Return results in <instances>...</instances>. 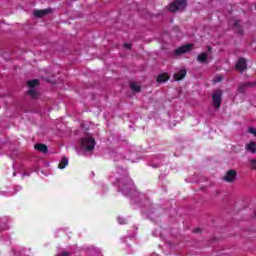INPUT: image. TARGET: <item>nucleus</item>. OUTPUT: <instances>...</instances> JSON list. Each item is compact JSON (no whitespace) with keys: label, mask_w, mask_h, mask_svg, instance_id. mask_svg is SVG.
I'll return each instance as SVG.
<instances>
[{"label":"nucleus","mask_w":256,"mask_h":256,"mask_svg":"<svg viewBox=\"0 0 256 256\" xmlns=\"http://www.w3.org/2000/svg\"><path fill=\"white\" fill-rule=\"evenodd\" d=\"M192 47H193V45H191V44L181 46L175 50V55H183V53H189V51H191Z\"/></svg>","instance_id":"nucleus-7"},{"label":"nucleus","mask_w":256,"mask_h":256,"mask_svg":"<svg viewBox=\"0 0 256 256\" xmlns=\"http://www.w3.org/2000/svg\"><path fill=\"white\" fill-rule=\"evenodd\" d=\"M246 151H249V153H256V143L255 142H249L245 146Z\"/></svg>","instance_id":"nucleus-12"},{"label":"nucleus","mask_w":256,"mask_h":256,"mask_svg":"<svg viewBox=\"0 0 256 256\" xmlns=\"http://www.w3.org/2000/svg\"><path fill=\"white\" fill-rule=\"evenodd\" d=\"M124 47H125V49H131V44L130 43H126V44H124Z\"/></svg>","instance_id":"nucleus-21"},{"label":"nucleus","mask_w":256,"mask_h":256,"mask_svg":"<svg viewBox=\"0 0 256 256\" xmlns=\"http://www.w3.org/2000/svg\"><path fill=\"white\" fill-rule=\"evenodd\" d=\"M130 87L132 91H135V93H139V91H141V86L137 83H131Z\"/></svg>","instance_id":"nucleus-15"},{"label":"nucleus","mask_w":256,"mask_h":256,"mask_svg":"<svg viewBox=\"0 0 256 256\" xmlns=\"http://www.w3.org/2000/svg\"><path fill=\"white\" fill-rule=\"evenodd\" d=\"M237 179V171L229 170L226 175L224 176V181L227 183H233Z\"/></svg>","instance_id":"nucleus-6"},{"label":"nucleus","mask_w":256,"mask_h":256,"mask_svg":"<svg viewBox=\"0 0 256 256\" xmlns=\"http://www.w3.org/2000/svg\"><path fill=\"white\" fill-rule=\"evenodd\" d=\"M187 7V0H175L172 4L169 6V11L171 13H175V11H185V8Z\"/></svg>","instance_id":"nucleus-1"},{"label":"nucleus","mask_w":256,"mask_h":256,"mask_svg":"<svg viewBox=\"0 0 256 256\" xmlns=\"http://www.w3.org/2000/svg\"><path fill=\"white\" fill-rule=\"evenodd\" d=\"M248 133H251L252 135H255V137H256V130H255V128L250 127V128L248 129Z\"/></svg>","instance_id":"nucleus-18"},{"label":"nucleus","mask_w":256,"mask_h":256,"mask_svg":"<svg viewBox=\"0 0 256 256\" xmlns=\"http://www.w3.org/2000/svg\"><path fill=\"white\" fill-rule=\"evenodd\" d=\"M81 147L84 149V151H93V149H95V139L92 137L82 138Z\"/></svg>","instance_id":"nucleus-2"},{"label":"nucleus","mask_w":256,"mask_h":256,"mask_svg":"<svg viewBox=\"0 0 256 256\" xmlns=\"http://www.w3.org/2000/svg\"><path fill=\"white\" fill-rule=\"evenodd\" d=\"M122 191L125 193V189H122Z\"/></svg>","instance_id":"nucleus-22"},{"label":"nucleus","mask_w":256,"mask_h":256,"mask_svg":"<svg viewBox=\"0 0 256 256\" xmlns=\"http://www.w3.org/2000/svg\"><path fill=\"white\" fill-rule=\"evenodd\" d=\"M118 222L120 225H125L126 223L125 218H118Z\"/></svg>","instance_id":"nucleus-19"},{"label":"nucleus","mask_w":256,"mask_h":256,"mask_svg":"<svg viewBox=\"0 0 256 256\" xmlns=\"http://www.w3.org/2000/svg\"><path fill=\"white\" fill-rule=\"evenodd\" d=\"M165 81H169V75L168 74H160L157 77V82L158 83H165Z\"/></svg>","instance_id":"nucleus-13"},{"label":"nucleus","mask_w":256,"mask_h":256,"mask_svg":"<svg viewBox=\"0 0 256 256\" xmlns=\"http://www.w3.org/2000/svg\"><path fill=\"white\" fill-rule=\"evenodd\" d=\"M56 256H69V252H61L58 253Z\"/></svg>","instance_id":"nucleus-20"},{"label":"nucleus","mask_w":256,"mask_h":256,"mask_svg":"<svg viewBox=\"0 0 256 256\" xmlns=\"http://www.w3.org/2000/svg\"><path fill=\"white\" fill-rule=\"evenodd\" d=\"M236 69L240 71V73H243V71L247 69V61L244 58H240L236 63Z\"/></svg>","instance_id":"nucleus-8"},{"label":"nucleus","mask_w":256,"mask_h":256,"mask_svg":"<svg viewBox=\"0 0 256 256\" xmlns=\"http://www.w3.org/2000/svg\"><path fill=\"white\" fill-rule=\"evenodd\" d=\"M222 95H223V92L221 90H216L213 93L212 101L215 109H219V107H221V103H223Z\"/></svg>","instance_id":"nucleus-3"},{"label":"nucleus","mask_w":256,"mask_h":256,"mask_svg":"<svg viewBox=\"0 0 256 256\" xmlns=\"http://www.w3.org/2000/svg\"><path fill=\"white\" fill-rule=\"evenodd\" d=\"M37 85H39V80L37 79L28 81V87H30V89L28 90V95L32 96L33 99H37V96L39 95L37 93V90H35V87H37Z\"/></svg>","instance_id":"nucleus-4"},{"label":"nucleus","mask_w":256,"mask_h":256,"mask_svg":"<svg viewBox=\"0 0 256 256\" xmlns=\"http://www.w3.org/2000/svg\"><path fill=\"white\" fill-rule=\"evenodd\" d=\"M249 167H250V169L256 170V159L249 160Z\"/></svg>","instance_id":"nucleus-16"},{"label":"nucleus","mask_w":256,"mask_h":256,"mask_svg":"<svg viewBox=\"0 0 256 256\" xmlns=\"http://www.w3.org/2000/svg\"><path fill=\"white\" fill-rule=\"evenodd\" d=\"M34 149H36V151H39L40 153H47V151H49L47 145L45 144H35Z\"/></svg>","instance_id":"nucleus-11"},{"label":"nucleus","mask_w":256,"mask_h":256,"mask_svg":"<svg viewBox=\"0 0 256 256\" xmlns=\"http://www.w3.org/2000/svg\"><path fill=\"white\" fill-rule=\"evenodd\" d=\"M47 13H51V9H44V10H36L34 11V17H45Z\"/></svg>","instance_id":"nucleus-10"},{"label":"nucleus","mask_w":256,"mask_h":256,"mask_svg":"<svg viewBox=\"0 0 256 256\" xmlns=\"http://www.w3.org/2000/svg\"><path fill=\"white\" fill-rule=\"evenodd\" d=\"M223 80V76H217L216 78H214V83H220V81Z\"/></svg>","instance_id":"nucleus-17"},{"label":"nucleus","mask_w":256,"mask_h":256,"mask_svg":"<svg viewBox=\"0 0 256 256\" xmlns=\"http://www.w3.org/2000/svg\"><path fill=\"white\" fill-rule=\"evenodd\" d=\"M187 75V70L182 69L178 73L174 74V81H181V79H185Z\"/></svg>","instance_id":"nucleus-9"},{"label":"nucleus","mask_w":256,"mask_h":256,"mask_svg":"<svg viewBox=\"0 0 256 256\" xmlns=\"http://www.w3.org/2000/svg\"><path fill=\"white\" fill-rule=\"evenodd\" d=\"M69 165V160L66 157H63L58 165L60 169H65V167Z\"/></svg>","instance_id":"nucleus-14"},{"label":"nucleus","mask_w":256,"mask_h":256,"mask_svg":"<svg viewBox=\"0 0 256 256\" xmlns=\"http://www.w3.org/2000/svg\"><path fill=\"white\" fill-rule=\"evenodd\" d=\"M209 53H211V46H208V52H202L197 56L198 63H209V59H213Z\"/></svg>","instance_id":"nucleus-5"}]
</instances>
